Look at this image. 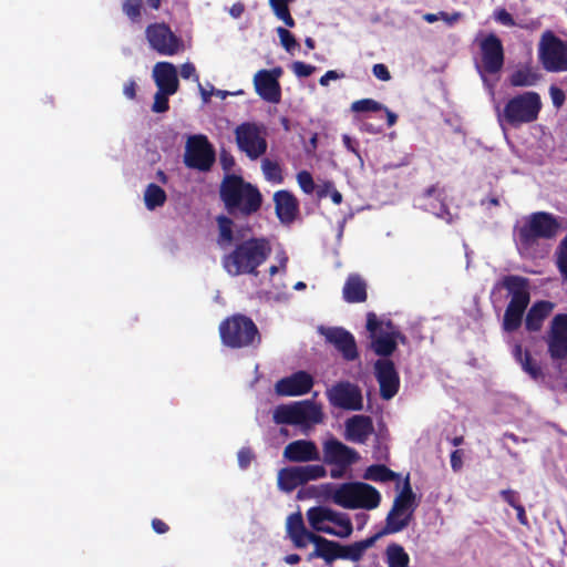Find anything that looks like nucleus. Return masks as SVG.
<instances>
[{
  "mask_svg": "<svg viewBox=\"0 0 567 567\" xmlns=\"http://www.w3.org/2000/svg\"><path fill=\"white\" fill-rule=\"evenodd\" d=\"M323 412L320 404L312 400H302L291 404H281L274 412L277 424L299 425L311 427L323 422Z\"/></svg>",
  "mask_w": 567,
  "mask_h": 567,
  "instance_id": "6e6552de",
  "label": "nucleus"
},
{
  "mask_svg": "<svg viewBox=\"0 0 567 567\" xmlns=\"http://www.w3.org/2000/svg\"><path fill=\"white\" fill-rule=\"evenodd\" d=\"M514 239L520 255L532 254V215L519 219L514 228Z\"/></svg>",
  "mask_w": 567,
  "mask_h": 567,
  "instance_id": "2f4dec72",
  "label": "nucleus"
},
{
  "mask_svg": "<svg viewBox=\"0 0 567 567\" xmlns=\"http://www.w3.org/2000/svg\"><path fill=\"white\" fill-rule=\"evenodd\" d=\"M233 216L218 215L216 216V224L218 229V236L216 239L217 245L221 249H226L234 244V219Z\"/></svg>",
  "mask_w": 567,
  "mask_h": 567,
  "instance_id": "72a5a7b5",
  "label": "nucleus"
},
{
  "mask_svg": "<svg viewBox=\"0 0 567 567\" xmlns=\"http://www.w3.org/2000/svg\"><path fill=\"white\" fill-rule=\"evenodd\" d=\"M291 69L293 73L299 78H308L316 71V66L307 64L302 61H295L291 65Z\"/></svg>",
  "mask_w": 567,
  "mask_h": 567,
  "instance_id": "3c124183",
  "label": "nucleus"
},
{
  "mask_svg": "<svg viewBox=\"0 0 567 567\" xmlns=\"http://www.w3.org/2000/svg\"><path fill=\"white\" fill-rule=\"evenodd\" d=\"M343 76V73H339L336 70H329L319 79V84L321 86H328L331 80H339L342 79Z\"/></svg>",
  "mask_w": 567,
  "mask_h": 567,
  "instance_id": "bf43d9fd",
  "label": "nucleus"
},
{
  "mask_svg": "<svg viewBox=\"0 0 567 567\" xmlns=\"http://www.w3.org/2000/svg\"><path fill=\"white\" fill-rule=\"evenodd\" d=\"M238 148L250 159H257L267 151V141L256 123L245 122L235 130Z\"/></svg>",
  "mask_w": 567,
  "mask_h": 567,
  "instance_id": "ddd939ff",
  "label": "nucleus"
},
{
  "mask_svg": "<svg viewBox=\"0 0 567 567\" xmlns=\"http://www.w3.org/2000/svg\"><path fill=\"white\" fill-rule=\"evenodd\" d=\"M282 74L280 66L272 70H260L254 76L256 93L266 102L277 104L281 100L279 78Z\"/></svg>",
  "mask_w": 567,
  "mask_h": 567,
  "instance_id": "dca6fc26",
  "label": "nucleus"
},
{
  "mask_svg": "<svg viewBox=\"0 0 567 567\" xmlns=\"http://www.w3.org/2000/svg\"><path fill=\"white\" fill-rule=\"evenodd\" d=\"M238 465L241 470H246L255 458V454L250 447H241L237 454Z\"/></svg>",
  "mask_w": 567,
  "mask_h": 567,
  "instance_id": "603ef678",
  "label": "nucleus"
},
{
  "mask_svg": "<svg viewBox=\"0 0 567 567\" xmlns=\"http://www.w3.org/2000/svg\"><path fill=\"white\" fill-rule=\"evenodd\" d=\"M440 18L443 21H445L449 25H453L462 18V13L461 12L447 13V12L441 11Z\"/></svg>",
  "mask_w": 567,
  "mask_h": 567,
  "instance_id": "e2e57ef3",
  "label": "nucleus"
},
{
  "mask_svg": "<svg viewBox=\"0 0 567 567\" xmlns=\"http://www.w3.org/2000/svg\"><path fill=\"white\" fill-rule=\"evenodd\" d=\"M326 394L329 403L334 408L349 411H360L363 408L361 390L351 382H338L328 389Z\"/></svg>",
  "mask_w": 567,
  "mask_h": 567,
  "instance_id": "4468645a",
  "label": "nucleus"
},
{
  "mask_svg": "<svg viewBox=\"0 0 567 567\" xmlns=\"http://www.w3.org/2000/svg\"><path fill=\"white\" fill-rule=\"evenodd\" d=\"M153 78L159 91L168 94H175L178 91L177 70L173 63L157 62L153 69Z\"/></svg>",
  "mask_w": 567,
  "mask_h": 567,
  "instance_id": "b1692460",
  "label": "nucleus"
},
{
  "mask_svg": "<svg viewBox=\"0 0 567 567\" xmlns=\"http://www.w3.org/2000/svg\"><path fill=\"white\" fill-rule=\"evenodd\" d=\"M372 73L377 79L384 81V82H386L391 79L390 71H389L388 66L383 63L374 64L372 68Z\"/></svg>",
  "mask_w": 567,
  "mask_h": 567,
  "instance_id": "6e6d98bb",
  "label": "nucleus"
},
{
  "mask_svg": "<svg viewBox=\"0 0 567 567\" xmlns=\"http://www.w3.org/2000/svg\"><path fill=\"white\" fill-rule=\"evenodd\" d=\"M136 83L134 80H130L128 82H126L124 84V87H123V93L126 97L133 100L136 97Z\"/></svg>",
  "mask_w": 567,
  "mask_h": 567,
  "instance_id": "69168bd1",
  "label": "nucleus"
},
{
  "mask_svg": "<svg viewBox=\"0 0 567 567\" xmlns=\"http://www.w3.org/2000/svg\"><path fill=\"white\" fill-rule=\"evenodd\" d=\"M271 250L270 241L266 237H250L236 243L230 251L224 254L221 266L231 277H257L258 268L269 258Z\"/></svg>",
  "mask_w": 567,
  "mask_h": 567,
  "instance_id": "f03ea898",
  "label": "nucleus"
},
{
  "mask_svg": "<svg viewBox=\"0 0 567 567\" xmlns=\"http://www.w3.org/2000/svg\"><path fill=\"white\" fill-rule=\"evenodd\" d=\"M152 528L156 534H165L169 530L168 525L159 518L152 519Z\"/></svg>",
  "mask_w": 567,
  "mask_h": 567,
  "instance_id": "0e129e2a",
  "label": "nucleus"
},
{
  "mask_svg": "<svg viewBox=\"0 0 567 567\" xmlns=\"http://www.w3.org/2000/svg\"><path fill=\"white\" fill-rule=\"evenodd\" d=\"M331 499L336 505L347 509L371 511L380 505L381 494L368 483L348 482L334 488Z\"/></svg>",
  "mask_w": 567,
  "mask_h": 567,
  "instance_id": "39448f33",
  "label": "nucleus"
},
{
  "mask_svg": "<svg viewBox=\"0 0 567 567\" xmlns=\"http://www.w3.org/2000/svg\"><path fill=\"white\" fill-rule=\"evenodd\" d=\"M374 375L380 386V396L383 400L394 398L400 389V375L390 359H379L374 362Z\"/></svg>",
  "mask_w": 567,
  "mask_h": 567,
  "instance_id": "f3484780",
  "label": "nucleus"
},
{
  "mask_svg": "<svg viewBox=\"0 0 567 567\" xmlns=\"http://www.w3.org/2000/svg\"><path fill=\"white\" fill-rule=\"evenodd\" d=\"M512 86H528L532 84V66L526 63L522 69L516 70L509 76Z\"/></svg>",
  "mask_w": 567,
  "mask_h": 567,
  "instance_id": "c03bdc74",
  "label": "nucleus"
},
{
  "mask_svg": "<svg viewBox=\"0 0 567 567\" xmlns=\"http://www.w3.org/2000/svg\"><path fill=\"white\" fill-rule=\"evenodd\" d=\"M310 543L315 545V549L308 555L307 560L311 561L315 558H321L329 566L337 559L357 563L362 559L365 550L369 549V542H365V539L342 545L318 534L311 536Z\"/></svg>",
  "mask_w": 567,
  "mask_h": 567,
  "instance_id": "423d86ee",
  "label": "nucleus"
},
{
  "mask_svg": "<svg viewBox=\"0 0 567 567\" xmlns=\"http://www.w3.org/2000/svg\"><path fill=\"white\" fill-rule=\"evenodd\" d=\"M342 142L348 151L359 156L358 143L355 141H353L349 135L344 134L342 136Z\"/></svg>",
  "mask_w": 567,
  "mask_h": 567,
  "instance_id": "338daca9",
  "label": "nucleus"
},
{
  "mask_svg": "<svg viewBox=\"0 0 567 567\" xmlns=\"http://www.w3.org/2000/svg\"><path fill=\"white\" fill-rule=\"evenodd\" d=\"M351 111L354 113H377L384 109V105L373 99H362L351 104Z\"/></svg>",
  "mask_w": 567,
  "mask_h": 567,
  "instance_id": "79ce46f5",
  "label": "nucleus"
},
{
  "mask_svg": "<svg viewBox=\"0 0 567 567\" xmlns=\"http://www.w3.org/2000/svg\"><path fill=\"white\" fill-rule=\"evenodd\" d=\"M373 432V421L368 415L357 414L344 423V439L351 443L365 444Z\"/></svg>",
  "mask_w": 567,
  "mask_h": 567,
  "instance_id": "5701e85b",
  "label": "nucleus"
},
{
  "mask_svg": "<svg viewBox=\"0 0 567 567\" xmlns=\"http://www.w3.org/2000/svg\"><path fill=\"white\" fill-rule=\"evenodd\" d=\"M297 182L303 193H306V194L313 193L316 185H315L312 175L308 171H300L297 174Z\"/></svg>",
  "mask_w": 567,
  "mask_h": 567,
  "instance_id": "8fccbe9b",
  "label": "nucleus"
},
{
  "mask_svg": "<svg viewBox=\"0 0 567 567\" xmlns=\"http://www.w3.org/2000/svg\"><path fill=\"white\" fill-rule=\"evenodd\" d=\"M549 95H550L551 102L556 109H559L563 106L565 99H566L563 90H560L559 87H557L555 85H551L549 87Z\"/></svg>",
  "mask_w": 567,
  "mask_h": 567,
  "instance_id": "864d4df0",
  "label": "nucleus"
},
{
  "mask_svg": "<svg viewBox=\"0 0 567 567\" xmlns=\"http://www.w3.org/2000/svg\"><path fill=\"white\" fill-rule=\"evenodd\" d=\"M307 519L315 532L348 538L353 532L347 513L337 512L328 506H313L307 511Z\"/></svg>",
  "mask_w": 567,
  "mask_h": 567,
  "instance_id": "0eeeda50",
  "label": "nucleus"
},
{
  "mask_svg": "<svg viewBox=\"0 0 567 567\" xmlns=\"http://www.w3.org/2000/svg\"><path fill=\"white\" fill-rule=\"evenodd\" d=\"M416 506L415 494L412 491L409 476H406L402 491L393 501V505L390 509V517L392 518L394 514L402 512L403 514L405 513V515H409V518L412 519Z\"/></svg>",
  "mask_w": 567,
  "mask_h": 567,
  "instance_id": "7c9ffc66",
  "label": "nucleus"
},
{
  "mask_svg": "<svg viewBox=\"0 0 567 567\" xmlns=\"http://www.w3.org/2000/svg\"><path fill=\"white\" fill-rule=\"evenodd\" d=\"M280 44L284 47V49L291 53L297 47H299L295 35L286 28L278 27L276 30Z\"/></svg>",
  "mask_w": 567,
  "mask_h": 567,
  "instance_id": "de8ad7c7",
  "label": "nucleus"
},
{
  "mask_svg": "<svg viewBox=\"0 0 567 567\" xmlns=\"http://www.w3.org/2000/svg\"><path fill=\"white\" fill-rule=\"evenodd\" d=\"M549 350L554 358L567 357V315H557L553 319Z\"/></svg>",
  "mask_w": 567,
  "mask_h": 567,
  "instance_id": "a878e982",
  "label": "nucleus"
},
{
  "mask_svg": "<svg viewBox=\"0 0 567 567\" xmlns=\"http://www.w3.org/2000/svg\"><path fill=\"white\" fill-rule=\"evenodd\" d=\"M385 561L388 567H409L410 556L403 546L396 543H391L385 549Z\"/></svg>",
  "mask_w": 567,
  "mask_h": 567,
  "instance_id": "f704fd0d",
  "label": "nucleus"
},
{
  "mask_svg": "<svg viewBox=\"0 0 567 567\" xmlns=\"http://www.w3.org/2000/svg\"><path fill=\"white\" fill-rule=\"evenodd\" d=\"M502 116L513 127L532 122V92H524L509 99Z\"/></svg>",
  "mask_w": 567,
  "mask_h": 567,
  "instance_id": "a211bd4d",
  "label": "nucleus"
},
{
  "mask_svg": "<svg viewBox=\"0 0 567 567\" xmlns=\"http://www.w3.org/2000/svg\"><path fill=\"white\" fill-rule=\"evenodd\" d=\"M463 451L462 450H454L452 453H451V458H450V462H451V467L454 472H458L462 470L463 467Z\"/></svg>",
  "mask_w": 567,
  "mask_h": 567,
  "instance_id": "4d7b16f0",
  "label": "nucleus"
},
{
  "mask_svg": "<svg viewBox=\"0 0 567 567\" xmlns=\"http://www.w3.org/2000/svg\"><path fill=\"white\" fill-rule=\"evenodd\" d=\"M275 210L278 219L284 224L292 223L299 212V203L289 190H278L274 194Z\"/></svg>",
  "mask_w": 567,
  "mask_h": 567,
  "instance_id": "bb28decb",
  "label": "nucleus"
},
{
  "mask_svg": "<svg viewBox=\"0 0 567 567\" xmlns=\"http://www.w3.org/2000/svg\"><path fill=\"white\" fill-rule=\"evenodd\" d=\"M512 354L514 359L522 365L523 370L532 375V352L526 347L523 349L520 342L515 341L513 344Z\"/></svg>",
  "mask_w": 567,
  "mask_h": 567,
  "instance_id": "58836bf2",
  "label": "nucleus"
},
{
  "mask_svg": "<svg viewBox=\"0 0 567 567\" xmlns=\"http://www.w3.org/2000/svg\"><path fill=\"white\" fill-rule=\"evenodd\" d=\"M122 11L131 22H140L143 11V0H123Z\"/></svg>",
  "mask_w": 567,
  "mask_h": 567,
  "instance_id": "ea45409f",
  "label": "nucleus"
},
{
  "mask_svg": "<svg viewBox=\"0 0 567 567\" xmlns=\"http://www.w3.org/2000/svg\"><path fill=\"white\" fill-rule=\"evenodd\" d=\"M555 306L554 302L547 300L534 302V331L539 329L540 321L553 312Z\"/></svg>",
  "mask_w": 567,
  "mask_h": 567,
  "instance_id": "a19ab883",
  "label": "nucleus"
},
{
  "mask_svg": "<svg viewBox=\"0 0 567 567\" xmlns=\"http://www.w3.org/2000/svg\"><path fill=\"white\" fill-rule=\"evenodd\" d=\"M284 458L292 463H308L320 461L321 456L313 441L296 440L286 445Z\"/></svg>",
  "mask_w": 567,
  "mask_h": 567,
  "instance_id": "4be33fe9",
  "label": "nucleus"
},
{
  "mask_svg": "<svg viewBox=\"0 0 567 567\" xmlns=\"http://www.w3.org/2000/svg\"><path fill=\"white\" fill-rule=\"evenodd\" d=\"M287 536L296 548H306L311 540L312 533L307 529L301 512L290 514L286 520Z\"/></svg>",
  "mask_w": 567,
  "mask_h": 567,
  "instance_id": "393cba45",
  "label": "nucleus"
},
{
  "mask_svg": "<svg viewBox=\"0 0 567 567\" xmlns=\"http://www.w3.org/2000/svg\"><path fill=\"white\" fill-rule=\"evenodd\" d=\"M390 518L391 517L389 512L385 517L384 526L374 535L365 538V542H369V548H371L380 538L386 535H392L402 532L410 525L412 520L409 518V515H405V513L403 514L402 512H398L392 516V519Z\"/></svg>",
  "mask_w": 567,
  "mask_h": 567,
  "instance_id": "cd10ccee",
  "label": "nucleus"
},
{
  "mask_svg": "<svg viewBox=\"0 0 567 567\" xmlns=\"http://www.w3.org/2000/svg\"><path fill=\"white\" fill-rule=\"evenodd\" d=\"M145 38L152 50L161 55L172 56L183 50V40L165 22L150 23L145 28Z\"/></svg>",
  "mask_w": 567,
  "mask_h": 567,
  "instance_id": "f8f14e48",
  "label": "nucleus"
},
{
  "mask_svg": "<svg viewBox=\"0 0 567 567\" xmlns=\"http://www.w3.org/2000/svg\"><path fill=\"white\" fill-rule=\"evenodd\" d=\"M509 298L505 309L502 329L507 333L517 331L523 322L525 330L532 332V309L527 311L530 301L528 279L516 275H506L498 279L491 291V300L496 307Z\"/></svg>",
  "mask_w": 567,
  "mask_h": 567,
  "instance_id": "f257e3e1",
  "label": "nucleus"
},
{
  "mask_svg": "<svg viewBox=\"0 0 567 567\" xmlns=\"http://www.w3.org/2000/svg\"><path fill=\"white\" fill-rule=\"evenodd\" d=\"M291 2H293V0H269L275 16L288 28H293L296 24L295 19L292 18L289 10V3Z\"/></svg>",
  "mask_w": 567,
  "mask_h": 567,
  "instance_id": "4c0bfd02",
  "label": "nucleus"
},
{
  "mask_svg": "<svg viewBox=\"0 0 567 567\" xmlns=\"http://www.w3.org/2000/svg\"><path fill=\"white\" fill-rule=\"evenodd\" d=\"M556 256L558 270L563 280L567 282V236L560 241Z\"/></svg>",
  "mask_w": 567,
  "mask_h": 567,
  "instance_id": "49530a36",
  "label": "nucleus"
},
{
  "mask_svg": "<svg viewBox=\"0 0 567 567\" xmlns=\"http://www.w3.org/2000/svg\"><path fill=\"white\" fill-rule=\"evenodd\" d=\"M333 189V183L332 182H327L323 184L322 187H320L318 190H317V196L319 198H323V197H327L328 195H330L331 190Z\"/></svg>",
  "mask_w": 567,
  "mask_h": 567,
  "instance_id": "774afa93",
  "label": "nucleus"
},
{
  "mask_svg": "<svg viewBox=\"0 0 567 567\" xmlns=\"http://www.w3.org/2000/svg\"><path fill=\"white\" fill-rule=\"evenodd\" d=\"M299 466L301 468L303 485L310 481H316L327 476V470L322 464H308Z\"/></svg>",
  "mask_w": 567,
  "mask_h": 567,
  "instance_id": "37998d69",
  "label": "nucleus"
},
{
  "mask_svg": "<svg viewBox=\"0 0 567 567\" xmlns=\"http://www.w3.org/2000/svg\"><path fill=\"white\" fill-rule=\"evenodd\" d=\"M167 200L166 192L157 184L151 183L144 192V203L148 210L164 206Z\"/></svg>",
  "mask_w": 567,
  "mask_h": 567,
  "instance_id": "c9c22d12",
  "label": "nucleus"
},
{
  "mask_svg": "<svg viewBox=\"0 0 567 567\" xmlns=\"http://www.w3.org/2000/svg\"><path fill=\"white\" fill-rule=\"evenodd\" d=\"M383 326L385 322L379 320L374 312L367 315V330L370 333L371 349L377 355L386 359L396 350V344L390 329L383 330Z\"/></svg>",
  "mask_w": 567,
  "mask_h": 567,
  "instance_id": "2eb2a0df",
  "label": "nucleus"
},
{
  "mask_svg": "<svg viewBox=\"0 0 567 567\" xmlns=\"http://www.w3.org/2000/svg\"><path fill=\"white\" fill-rule=\"evenodd\" d=\"M219 197L226 212L236 219L256 214L262 205V195L258 187L236 174L224 176Z\"/></svg>",
  "mask_w": 567,
  "mask_h": 567,
  "instance_id": "7ed1b4c3",
  "label": "nucleus"
},
{
  "mask_svg": "<svg viewBox=\"0 0 567 567\" xmlns=\"http://www.w3.org/2000/svg\"><path fill=\"white\" fill-rule=\"evenodd\" d=\"M300 485H303L300 466L284 467L278 472L279 489L291 493Z\"/></svg>",
  "mask_w": 567,
  "mask_h": 567,
  "instance_id": "473e14b6",
  "label": "nucleus"
},
{
  "mask_svg": "<svg viewBox=\"0 0 567 567\" xmlns=\"http://www.w3.org/2000/svg\"><path fill=\"white\" fill-rule=\"evenodd\" d=\"M322 453V460L328 465L351 466L360 460V454L354 449L333 436L323 442Z\"/></svg>",
  "mask_w": 567,
  "mask_h": 567,
  "instance_id": "6ab92c4d",
  "label": "nucleus"
},
{
  "mask_svg": "<svg viewBox=\"0 0 567 567\" xmlns=\"http://www.w3.org/2000/svg\"><path fill=\"white\" fill-rule=\"evenodd\" d=\"M538 56L546 71H567V43L551 31H546L542 34L538 44Z\"/></svg>",
  "mask_w": 567,
  "mask_h": 567,
  "instance_id": "9b49d317",
  "label": "nucleus"
},
{
  "mask_svg": "<svg viewBox=\"0 0 567 567\" xmlns=\"http://www.w3.org/2000/svg\"><path fill=\"white\" fill-rule=\"evenodd\" d=\"M216 161V152L204 134L190 135L185 145L184 164L199 172H208Z\"/></svg>",
  "mask_w": 567,
  "mask_h": 567,
  "instance_id": "1a4fd4ad",
  "label": "nucleus"
},
{
  "mask_svg": "<svg viewBox=\"0 0 567 567\" xmlns=\"http://www.w3.org/2000/svg\"><path fill=\"white\" fill-rule=\"evenodd\" d=\"M385 328L390 329L392 338L395 340V344L398 346V342L405 344L408 342V338L405 334L400 332L398 329H395L393 322L391 320H388L385 322Z\"/></svg>",
  "mask_w": 567,
  "mask_h": 567,
  "instance_id": "13d9d810",
  "label": "nucleus"
},
{
  "mask_svg": "<svg viewBox=\"0 0 567 567\" xmlns=\"http://www.w3.org/2000/svg\"><path fill=\"white\" fill-rule=\"evenodd\" d=\"M261 167H262V172L268 181H271L274 183L282 182V179H284L282 171H281L280 165L277 162L265 158L262 161Z\"/></svg>",
  "mask_w": 567,
  "mask_h": 567,
  "instance_id": "a18cd8bd",
  "label": "nucleus"
},
{
  "mask_svg": "<svg viewBox=\"0 0 567 567\" xmlns=\"http://www.w3.org/2000/svg\"><path fill=\"white\" fill-rule=\"evenodd\" d=\"M560 230V223L551 214L534 213V239L536 237L555 238Z\"/></svg>",
  "mask_w": 567,
  "mask_h": 567,
  "instance_id": "c756f323",
  "label": "nucleus"
},
{
  "mask_svg": "<svg viewBox=\"0 0 567 567\" xmlns=\"http://www.w3.org/2000/svg\"><path fill=\"white\" fill-rule=\"evenodd\" d=\"M495 20L506 27H513L515 25V21L509 12H507L505 9H498L494 13Z\"/></svg>",
  "mask_w": 567,
  "mask_h": 567,
  "instance_id": "5fc2aeb1",
  "label": "nucleus"
},
{
  "mask_svg": "<svg viewBox=\"0 0 567 567\" xmlns=\"http://www.w3.org/2000/svg\"><path fill=\"white\" fill-rule=\"evenodd\" d=\"M219 336L224 346L231 349L257 347L261 342L258 327L251 318L236 313L219 324Z\"/></svg>",
  "mask_w": 567,
  "mask_h": 567,
  "instance_id": "20e7f679",
  "label": "nucleus"
},
{
  "mask_svg": "<svg viewBox=\"0 0 567 567\" xmlns=\"http://www.w3.org/2000/svg\"><path fill=\"white\" fill-rule=\"evenodd\" d=\"M364 480L373 482H390L399 478V474L383 464H373L367 467L363 474Z\"/></svg>",
  "mask_w": 567,
  "mask_h": 567,
  "instance_id": "e433bc0d",
  "label": "nucleus"
},
{
  "mask_svg": "<svg viewBox=\"0 0 567 567\" xmlns=\"http://www.w3.org/2000/svg\"><path fill=\"white\" fill-rule=\"evenodd\" d=\"M481 60L476 63L483 81H486V74L494 75L502 71L505 62L504 47L501 39L489 33L478 40Z\"/></svg>",
  "mask_w": 567,
  "mask_h": 567,
  "instance_id": "9d476101",
  "label": "nucleus"
},
{
  "mask_svg": "<svg viewBox=\"0 0 567 567\" xmlns=\"http://www.w3.org/2000/svg\"><path fill=\"white\" fill-rule=\"evenodd\" d=\"M503 499L508 503L511 506H513L514 508H516V506H519V498H518V495L516 492L514 491H511V489H506V491H502L501 493Z\"/></svg>",
  "mask_w": 567,
  "mask_h": 567,
  "instance_id": "680f3d73",
  "label": "nucleus"
},
{
  "mask_svg": "<svg viewBox=\"0 0 567 567\" xmlns=\"http://www.w3.org/2000/svg\"><path fill=\"white\" fill-rule=\"evenodd\" d=\"M327 342L341 353L346 361H354L359 358L355 339L351 332L342 327L327 328L322 331Z\"/></svg>",
  "mask_w": 567,
  "mask_h": 567,
  "instance_id": "aec40b11",
  "label": "nucleus"
},
{
  "mask_svg": "<svg viewBox=\"0 0 567 567\" xmlns=\"http://www.w3.org/2000/svg\"><path fill=\"white\" fill-rule=\"evenodd\" d=\"M171 94L164 93V91L157 90V92L154 95V103L152 106V111L155 113H164L168 111L169 109V101L168 96Z\"/></svg>",
  "mask_w": 567,
  "mask_h": 567,
  "instance_id": "09e8293b",
  "label": "nucleus"
},
{
  "mask_svg": "<svg viewBox=\"0 0 567 567\" xmlns=\"http://www.w3.org/2000/svg\"><path fill=\"white\" fill-rule=\"evenodd\" d=\"M313 378L307 371H297L289 377L278 380L275 384L277 394L282 396H298L310 392Z\"/></svg>",
  "mask_w": 567,
  "mask_h": 567,
  "instance_id": "412c9836",
  "label": "nucleus"
},
{
  "mask_svg": "<svg viewBox=\"0 0 567 567\" xmlns=\"http://www.w3.org/2000/svg\"><path fill=\"white\" fill-rule=\"evenodd\" d=\"M181 76L183 79H190V78H195V81L198 82V75L196 74V68L193 63H184L182 66H181Z\"/></svg>",
  "mask_w": 567,
  "mask_h": 567,
  "instance_id": "052dcab7",
  "label": "nucleus"
},
{
  "mask_svg": "<svg viewBox=\"0 0 567 567\" xmlns=\"http://www.w3.org/2000/svg\"><path fill=\"white\" fill-rule=\"evenodd\" d=\"M343 299L349 303H361L367 301V282L358 274H350L342 289Z\"/></svg>",
  "mask_w": 567,
  "mask_h": 567,
  "instance_id": "c85d7f7f",
  "label": "nucleus"
}]
</instances>
